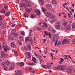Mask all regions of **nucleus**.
<instances>
[{
	"instance_id": "17",
	"label": "nucleus",
	"mask_w": 75,
	"mask_h": 75,
	"mask_svg": "<svg viewBox=\"0 0 75 75\" xmlns=\"http://www.w3.org/2000/svg\"><path fill=\"white\" fill-rule=\"evenodd\" d=\"M65 42L66 44H68L69 43V42H70V41H69V39L67 40L66 39H65Z\"/></svg>"
},
{
	"instance_id": "50",
	"label": "nucleus",
	"mask_w": 75,
	"mask_h": 75,
	"mask_svg": "<svg viewBox=\"0 0 75 75\" xmlns=\"http://www.w3.org/2000/svg\"><path fill=\"white\" fill-rule=\"evenodd\" d=\"M65 39H64L62 43V45H64V44H65Z\"/></svg>"
},
{
	"instance_id": "31",
	"label": "nucleus",
	"mask_w": 75,
	"mask_h": 75,
	"mask_svg": "<svg viewBox=\"0 0 75 75\" xmlns=\"http://www.w3.org/2000/svg\"><path fill=\"white\" fill-rule=\"evenodd\" d=\"M4 7L6 10H7V9H8V5H5L4 6Z\"/></svg>"
},
{
	"instance_id": "40",
	"label": "nucleus",
	"mask_w": 75,
	"mask_h": 75,
	"mask_svg": "<svg viewBox=\"0 0 75 75\" xmlns=\"http://www.w3.org/2000/svg\"><path fill=\"white\" fill-rule=\"evenodd\" d=\"M31 17L32 18H34L35 17V16H34V14H31Z\"/></svg>"
},
{
	"instance_id": "58",
	"label": "nucleus",
	"mask_w": 75,
	"mask_h": 75,
	"mask_svg": "<svg viewBox=\"0 0 75 75\" xmlns=\"http://www.w3.org/2000/svg\"><path fill=\"white\" fill-rule=\"evenodd\" d=\"M4 50L5 51V52H6L7 51V49H6V47H4Z\"/></svg>"
},
{
	"instance_id": "61",
	"label": "nucleus",
	"mask_w": 75,
	"mask_h": 75,
	"mask_svg": "<svg viewBox=\"0 0 75 75\" xmlns=\"http://www.w3.org/2000/svg\"><path fill=\"white\" fill-rule=\"evenodd\" d=\"M16 3H17V4L19 3V1L18 0H17L16 1Z\"/></svg>"
},
{
	"instance_id": "14",
	"label": "nucleus",
	"mask_w": 75,
	"mask_h": 75,
	"mask_svg": "<svg viewBox=\"0 0 75 75\" xmlns=\"http://www.w3.org/2000/svg\"><path fill=\"white\" fill-rule=\"evenodd\" d=\"M32 59L34 62H35V63L37 62V60L36 59V58L34 57H33L32 58Z\"/></svg>"
},
{
	"instance_id": "22",
	"label": "nucleus",
	"mask_w": 75,
	"mask_h": 75,
	"mask_svg": "<svg viewBox=\"0 0 75 75\" xmlns=\"http://www.w3.org/2000/svg\"><path fill=\"white\" fill-rule=\"evenodd\" d=\"M6 64L7 65H9L10 64V62L8 61H7L6 62Z\"/></svg>"
},
{
	"instance_id": "9",
	"label": "nucleus",
	"mask_w": 75,
	"mask_h": 75,
	"mask_svg": "<svg viewBox=\"0 0 75 75\" xmlns=\"http://www.w3.org/2000/svg\"><path fill=\"white\" fill-rule=\"evenodd\" d=\"M51 14V13L50 12H47L46 13V15L47 17H50Z\"/></svg>"
},
{
	"instance_id": "19",
	"label": "nucleus",
	"mask_w": 75,
	"mask_h": 75,
	"mask_svg": "<svg viewBox=\"0 0 75 75\" xmlns=\"http://www.w3.org/2000/svg\"><path fill=\"white\" fill-rule=\"evenodd\" d=\"M40 1L41 4V6L42 7L43 6V4H44V0H40Z\"/></svg>"
},
{
	"instance_id": "52",
	"label": "nucleus",
	"mask_w": 75,
	"mask_h": 75,
	"mask_svg": "<svg viewBox=\"0 0 75 75\" xmlns=\"http://www.w3.org/2000/svg\"><path fill=\"white\" fill-rule=\"evenodd\" d=\"M68 16L69 18H71V15L69 13H68Z\"/></svg>"
},
{
	"instance_id": "20",
	"label": "nucleus",
	"mask_w": 75,
	"mask_h": 75,
	"mask_svg": "<svg viewBox=\"0 0 75 75\" xmlns=\"http://www.w3.org/2000/svg\"><path fill=\"white\" fill-rule=\"evenodd\" d=\"M30 42L31 45H33V38H30Z\"/></svg>"
},
{
	"instance_id": "15",
	"label": "nucleus",
	"mask_w": 75,
	"mask_h": 75,
	"mask_svg": "<svg viewBox=\"0 0 75 75\" xmlns=\"http://www.w3.org/2000/svg\"><path fill=\"white\" fill-rule=\"evenodd\" d=\"M19 38L22 41H23L24 40V38H23V37L20 35L19 36Z\"/></svg>"
},
{
	"instance_id": "2",
	"label": "nucleus",
	"mask_w": 75,
	"mask_h": 75,
	"mask_svg": "<svg viewBox=\"0 0 75 75\" xmlns=\"http://www.w3.org/2000/svg\"><path fill=\"white\" fill-rule=\"evenodd\" d=\"M5 52L4 51L2 52L1 53V58H6L7 57V55L5 53Z\"/></svg>"
},
{
	"instance_id": "7",
	"label": "nucleus",
	"mask_w": 75,
	"mask_h": 75,
	"mask_svg": "<svg viewBox=\"0 0 75 75\" xmlns=\"http://www.w3.org/2000/svg\"><path fill=\"white\" fill-rule=\"evenodd\" d=\"M12 47L13 48H16V46L15 44V43L13 42H12L10 43Z\"/></svg>"
},
{
	"instance_id": "29",
	"label": "nucleus",
	"mask_w": 75,
	"mask_h": 75,
	"mask_svg": "<svg viewBox=\"0 0 75 75\" xmlns=\"http://www.w3.org/2000/svg\"><path fill=\"white\" fill-rule=\"evenodd\" d=\"M10 12H7L5 14V16L7 17H8L10 16Z\"/></svg>"
},
{
	"instance_id": "51",
	"label": "nucleus",
	"mask_w": 75,
	"mask_h": 75,
	"mask_svg": "<svg viewBox=\"0 0 75 75\" xmlns=\"http://www.w3.org/2000/svg\"><path fill=\"white\" fill-rule=\"evenodd\" d=\"M24 34H25V33L24 32H21V35H22L23 36V35H24Z\"/></svg>"
},
{
	"instance_id": "3",
	"label": "nucleus",
	"mask_w": 75,
	"mask_h": 75,
	"mask_svg": "<svg viewBox=\"0 0 75 75\" xmlns=\"http://www.w3.org/2000/svg\"><path fill=\"white\" fill-rule=\"evenodd\" d=\"M67 72L68 73H70L72 70V67L71 66H69L67 67Z\"/></svg>"
},
{
	"instance_id": "32",
	"label": "nucleus",
	"mask_w": 75,
	"mask_h": 75,
	"mask_svg": "<svg viewBox=\"0 0 75 75\" xmlns=\"http://www.w3.org/2000/svg\"><path fill=\"white\" fill-rule=\"evenodd\" d=\"M43 23L44 25H45V27H46V28H47V27H48V25L47 24L46 22H44Z\"/></svg>"
},
{
	"instance_id": "64",
	"label": "nucleus",
	"mask_w": 75,
	"mask_h": 75,
	"mask_svg": "<svg viewBox=\"0 0 75 75\" xmlns=\"http://www.w3.org/2000/svg\"><path fill=\"white\" fill-rule=\"evenodd\" d=\"M53 35L54 36V37H56L57 36V35L55 33L53 34Z\"/></svg>"
},
{
	"instance_id": "54",
	"label": "nucleus",
	"mask_w": 75,
	"mask_h": 75,
	"mask_svg": "<svg viewBox=\"0 0 75 75\" xmlns=\"http://www.w3.org/2000/svg\"><path fill=\"white\" fill-rule=\"evenodd\" d=\"M16 26V24H13L11 26V27H15Z\"/></svg>"
},
{
	"instance_id": "43",
	"label": "nucleus",
	"mask_w": 75,
	"mask_h": 75,
	"mask_svg": "<svg viewBox=\"0 0 75 75\" xmlns=\"http://www.w3.org/2000/svg\"><path fill=\"white\" fill-rule=\"evenodd\" d=\"M8 69V67L6 66H5L4 68V70H7Z\"/></svg>"
},
{
	"instance_id": "26",
	"label": "nucleus",
	"mask_w": 75,
	"mask_h": 75,
	"mask_svg": "<svg viewBox=\"0 0 75 75\" xmlns=\"http://www.w3.org/2000/svg\"><path fill=\"white\" fill-rule=\"evenodd\" d=\"M26 11L27 13H30L31 11V9H27L26 10Z\"/></svg>"
},
{
	"instance_id": "10",
	"label": "nucleus",
	"mask_w": 75,
	"mask_h": 75,
	"mask_svg": "<svg viewBox=\"0 0 75 75\" xmlns=\"http://www.w3.org/2000/svg\"><path fill=\"white\" fill-rule=\"evenodd\" d=\"M27 48H28V50H31V45L29 44H27Z\"/></svg>"
},
{
	"instance_id": "13",
	"label": "nucleus",
	"mask_w": 75,
	"mask_h": 75,
	"mask_svg": "<svg viewBox=\"0 0 75 75\" xmlns=\"http://www.w3.org/2000/svg\"><path fill=\"white\" fill-rule=\"evenodd\" d=\"M66 28L67 30H69L71 28V25H67Z\"/></svg>"
},
{
	"instance_id": "62",
	"label": "nucleus",
	"mask_w": 75,
	"mask_h": 75,
	"mask_svg": "<svg viewBox=\"0 0 75 75\" xmlns=\"http://www.w3.org/2000/svg\"><path fill=\"white\" fill-rule=\"evenodd\" d=\"M65 58L66 59H68V56H66L65 57Z\"/></svg>"
},
{
	"instance_id": "38",
	"label": "nucleus",
	"mask_w": 75,
	"mask_h": 75,
	"mask_svg": "<svg viewBox=\"0 0 75 75\" xmlns=\"http://www.w3.org/2000/svg\"><path fill=\"white\" fill-rule=\"evenodd\" d=\"M42 68H47V65H43L42 66Z\"/></svg>"
},
{
	"instance_id": "21",
	"label": "nucleus",
	"mask_w": 75,
	"mask_h": 75,
	"mask_svg": "<svg viewBox=\"0 0 75 75\" xmlns=\"http://www.w3.org/2000/svg\"><path fill=\"white\" fill-rule=\"evenodd\" d=\"M72 28L73 29L75 28V23L74 22H73L72 24Z\"/></svg>"
},
{
	"instance_id": "35",
	"label": "nucleus",
	"mask_w": 75,
	"mask_h": 75,
	"mask_svg": "<svg viewBox=\"0 0 75 75\" xmlns=\"http://www.w3.org/2000/svg\"><path fill=\"white\" fill-rule=\"evenodd\" d=\"M61 42L60 41H59L57 44V45L58 47H60V46L61 45Z\"/></svg>"
},
{
	"instance_id": "41",
	"label": "nucleus",
	"mask_w": 75,
	"mask_h": 75,
	"mask_svg": "<svg viewBox=\"0 0 75 75\" xmlns=\"http://www.w3.org/2000/svg\"><path fill=\"white\" fill-rule=\"evenodd\" d=\"M42 11H43V12H45V11H47V10H46V9L44 8H42Z\"/></svg>"
},
{
	"instance_id": "49",
	"label": "nucleus",
	"mask_w": 75,
	"mask_h": 75,
	"mask_svg": "<svg viewBox=\"0 0 75 75\" xmlns=\"http://www.w3.org/2000/svg\"><path fill=\"white\" fill-rule=\"evenodd\" d=\"M48 35L49 36V38H51V34L50 33H48Z\"/></svg>"
},
{
	"instance_id": "25",
	"label": "nucleus",
	"mask_w": 75,
	"mask_h": 75,
	"mask_svg": "<svg viewBox=\"0 0 75 75\" xmlns=\"http://www.w3.org/2000/svg\"><path fill=\"white\" fill-rule=\"evenodd\" d=\"M8 39L9 40H14V37H9L8 38Z\"/></svg>"
},
{
	"instance_id": "47",
	"label": "nucleus",
	"mask_w": 75,
	"mask_h": 75,
	"mask_svg": "<svg viewBox=\"0 0 75 75\" xmlns=\"http://www.w3.org/2000/svg\"><path fill=\"white\" fill-rule=\"evenodd\" d=\"M24 15L25 17H28V15L27 13H24Z\"/></svg>"
},
{
	"instance_id": "1",
	"label": "nucleus",
	"mask_w": 75,
	"mask_h": 75,
	"mask_svg": "<svg viewBox=\"0 0 75 75\" xmlns=\"http://www.w3.org/2000/svg\"><path fill=\"white\" fill-rule=\"evenodd\" d=\"M57 70H65L67 68V66L65 65H59L57 67H55Z\"/></svg>"
},
{
	"instance_id": "30",
	"label": "nucleus",
	"mask_w": 75,
	"mask_h": 75,
	"mask_svg": "<svg viewBox=\"0 0 75 75\" xmlns=\"http://www.w3.org/2000/svg\"><path fill=\"white\" fill-rule=\"evenodd\" d=\"M0 12H1V13H6V11H5V10L4 9L1 10L0 11Z\"/></svg>"
},
{
	"instance_id": "24",
	"label": "nucleus",
	"mask_w": 75,
	"mask_h": 75,
	"mask_svg": "<svg viewBox=\"0 0 75 75\" xmlns=\"http://www.w3.org/2000/svg\"><path fill=\"white\" fill-rule=\"evenodd\" d=\"M50 17L51 18H54L55 17V16H54V14H52Z\"/></svg>"
},
{
	"instance_id": "4",
	"label": "nucleus",
	"mask_w": 75,
	"mask_h": 75,
	"mask_svg": "<svg viewBox=\"0 0 75 75\" xmlns=\"http://www.w3.org/2000/svg\"><path fill=\"white\" fill-rule=\"evenodd\" d=\"M55 28L57 30H59L61 28V27H60V22H58L57 23L55 26Z\"/></svg>"
},
{
	"instance_id": "39",
	"label": "nucleus",
	"mask_w": 75,
	"mask_h": 75,
	"mask_svg": "<svg viewBox=\"0 0 75 75\" xmlns=\"http://www.w3.org/2000/svg\"><path fill=\"white\" fill-rule=\"evenodd\" d=\"M62 25L64 26V27H66V26H67V23L65 22L64 23H62Z\"/></svg>"
},
{
	"instance_id": "60",
	"label": "nucleus",
	"mask_w": 75,
	"mask_h": 75,
	"mask_svg": "<svg viewBox=\"0 0 75 75\" xmlns=\"http://www.w3.org/2000/svg\"><path fill=\"white\" fill-rule=\"evenodd\" d=\"M2 34H3L4 35L5 34H6V32H3L2 33Z\"/></svg>"
},
{
	"instance_id": "33",
	"label": "nucleus",
	"mask_w": 75,
	"mask_h": 75,
	"mask_svg": "<svg viewBox=\"0 0 75 75\" xmlns=\"http://www.w3.org/2000/svg\"><path fill=\"white\" fill-rule=\"evenodd\" d=\"M16 31V29H13L11 30L12 33H15Z\"/></svg>"
},
{
	"instance_id": "46",
	"label": "nucleus",
	"mask_w": 75,
	"mask_h": 75,
	"mask_svg": "<svg viewBox=\"0 0 75 75\" xmlns=\"http://www.w3.org/2000/svg\"><path fill=\"white\" fill-rule=\"evenodd\" d=\"M44 33L45 34V35H46L47 36H48V33L47 32V31H44Z\"/></svg>"
},
{
	"instance_id": "8",
	"label": "nucleus",
	"mask_w": 75,
	"mask_h": 75,
	"mask_svg": "<svg viewBox=\"0 0 75 75\" xmlns=\"http://www.w3.org/2000/svg\"><path fill=\"white\" fill-rule=\"evenodd\" d=\"M15 67V65H14V64H12L10 67L9 69L10 70H13V69H14Z\"/></svg>"
},
{
	"instance_id": "28",
	"label": "nucleus",
	"mask_w": 75,
	"mask_h": 75,
	"mask_svg": "<svg viewBox=\"0 0 75 75\" xmlns=\"http://www.w3.org/2000/svg\"><path fill=\"white\" fill-rule=\"evenodd\" d=\"M52 41L53 43L55 42V37H53L52 38Z\"/></svg>"
},
{
	"instance_id": "56",
	"label": "nucleus",
	"mask_w": 75,
	"mask_h": 75,
	"mask_svg": "<svg viewBox=\"0 0 75 75\" xmlns=\"http://www.w3.org/2000/svg\"><path fill=\"white\" fill-rule=\"evenodd\" d=\"M37 57L38 58V59H41V57L40 56H38V57Z\"/></svg>"
},
{
	"instance_id": "37",
	"label": "nucleus",
	"mask_w": 75,
	"mask_h": 75,
	"mask_svg": "<svg viewBox=\"0 0 75 75\" xmlns=\"http://www.w3.org/2000/svg\"><path fill=\"white\" fill-rule=\"evenodd\" d=\"M1 65L2 67H4L6 65V63H5V62H2L1 64Z\"/></svg>"
},
{
	"instance_id": "59",
	"label": "nucleus",
	"mask_w": 75,
	"mask_h": 75,
	"mask_svg": "<svg viewBox=\"0 0 75 75\" xmlns=\"http://www.w3.org/2000/svg\"><path fill=\"white\" fill-rule=\"evenodd\" d=\"M71 12H73V13H74V11H74V9H71Z\"/></svg>"
},
{
	"instance_id": "45",
	"label": "nucleus",
	"mask_w": 75,
	"mask_h": 75,
	"mask_svg": "<svg viewBox=\"0 0 75 75\" xmlns=\"http://www.w3.org/2000/svg\"><path fill=\"white\" fill-rule=\"evenodd\" d=\"M14 54L15 55H16V56H17L18 55V53H17V52L16 51L14 52Z\"/></svg>"
},
{
	"instance_id": "34",
	"label": "nucleus",
	"mask_w": 75,
	"mask_h": 75,
	"mask_svg": "<svg viewBox=\"0 0 75 75\" xmlns=\"http://www.w3.org/2000/svg\"><path fill=\"white\" fill-rule=\"evenodd\" d=\"M18 42L20 45H22V42H21L20 41L18 40Z\"/></svg>"
},
{
	"instance_id": "5",
	"label": "nucleus",
	"mask_w": 75,
	"mask_h": 75,
	"mask_svg": "<svg viewBox=\"0 0 75 75\" xmlns=\"http://www.w3.org/2000/svg\"><path fill=\"white\" fill-rule=\"evenodd\" d=\"M46 7L48 10H51L52 8V5L51 4H48L46 5Z\"/></svg>"
},
{
	"instance_id": "57",
	"label": "nucleus",
	"mask_w": 75,
	"mask_h": 75,
	"mask_svg": "<svg viewBox=\"0 0 75 75\" xmlns=\"http://www.w3.org/2000/svg\"><path fill=\"white\" fill-rule=\"evenodd\" d=\"M19 27L21 28V27H22V25H21V24H19Z\"/></svg>"
},
{
	"instance_id": "16",
	"label": "nucleus",
	"mask_w": 75,
	"mask_h": 75,
	"mask_svg": "<svg viewBox=\"0 0 75 75\" xmlns=\"http://www.w3.org/2000/svg\"><path fill=\"white\" fill-rule=\"evenodd\" d=\"M19 66L20 67H23V66H24V63L23 62H21L18 64Z\"/></svg>"
},
{
	"instance_id": "23",
	"label": "nucleus",
	"mask_w": 75,
	"mask_h": 75,
	"mask_svg": "<svg viewBox=\"0 0 75 75\" xmlns=\"http://www.w3.org/2000/svg\"><path fill=\"white\" fill-rule=\"evenodd\" d=\"M52 3L54 4H57V2L55 0H53L52 1Z\"/></svg>"
},
{
	"instance_id": "48",
	"label": "nucleus",
	"mask_w": 75,
	"mask_h": 75,
	"mask_svg": "<svg viewBox=\"0 0 75 75\" xmlns=\"http://www.w3.org/2000/svg\"><path fill=\"white\" fill-rule=\"evenodd\" d=\"M47 68H51V65H50V64H47Z\"/></svg>"
},
{
	"instance_id": "27",
	"label": "nucleus",
	"mask_w": 75,
	"mask_h": 75,
	"mask_svg": "<svg viewBox=\"0 0 75 75\" xmlns=\"http://www.w3.org/2000/svg\"><path fill=\"white\" fill-rule=\"evenodd\" d=\"M28 64L29 65H30V66H33V65H35V63H29Z\"/></svg>"
},
{
	"instance_id": "18",
	"label": "nucleus",
	"mask_w": 75,
	"mask_h": 75,
	"mask_svg": "<svg viewBox=\"0 0 75 75\" xmlns=\"http://www.w3.org/2000/svg\"><path fill=\"white\" fill-rule=\"evenodd\" d=\"M11 34L14 37H17L18 36V34L16 33H12Z\"/></svg>"
},
{
	"instance_id": "12",
	"label": "nucleus",
	"mask_w": 75,
	"mask_h": 75,
	"mask_svg": "<svg viewBox=\"0 0 75 75\" xmlns=\"http://www.w3.org/2000/svg\"><path fill=\"white\" fill-rule=\"evenodd\" d=\"M21 6L22 7H24V8H25L27 7V5L25 3H22L21 4Z\"/></svg>"
},
{
	"instance_id": "36",
	"label": "nucleus",
	"mask_w": 75,
	"mask_h": 75,
	"mask_svg": "<svg viewBox=\"0 0 75 75\" xmlns=\"http://www.w3.org/2000/svg\"><path fill=\"white\" fill-rule=\"evenodd\" d=\"M25 40L26 42H28L29 41V38L28 37H26L25 39Z\"/></svg>"
},
{
	"instance_id": "55",
	"label": "nucleus",
	"mask_w": 75,
	"mask_h": 75,
	"mask_svg": "<svg viewBox=\"0 0 75 75\" xmlns=\"http://www.w3.org/2000/svg\"><path fill=\"white\" fill-rule=\"evenodd\" d=\"M2 20H3V18L1 16H0V21H2Z\"/></svg>"
},
{
	"instance_id": "63",
	"label": "nucleus",
	"mask_w": 75,
	"mask_h": 75,
	"mask_svg": "<svg viewBox=\"0 0 75 75\" xmlns=\"http://www.w3.org/2000/svg\"><path fill=\"white\" fill-rule=\"evenodd\" d=\"M2 47H3V48H5V46H4V44L3 43L2 45Z\"/></svg>"
},
{
	"instance_id": "42",
	"label": "nucleus",
	"mask_w": 75,
	"mask_h": 75,
	"mask_svg": "<svg viewBox=\"0 0 75 75\" xmlns=\"http://www.w3.org/2000/svg\"><path fill=\"white\" fill-rule=\"evenodd\" d=\"M28 57L29 58H31V54H30V52H28Z\"/></svg>"
},
{
	"instance_id": "11",
	"label": "nucleus",
	"mask_w": 75,
	"mask_h": 75,
	"mask_svg": "<svg viewBox=\"0 0 75 75\" xmlns=\"http://www.w3.org/2000/svg\"><path fill=\"white\" fill-rule=\"evenodd\" d=\"M21 71L19 69L17 70V74H16V75H21Z\"/></svg>"
},
{
	"instance_id": "6",
	"label": "nucleus",
	"mask_w": 75,
	"mask_h": 75,
	"mask_svg": "<svg viewBox=\"0 0 75 75\" xmlns=\"http://www.w3.org/2000/svg\"><path fill=\"white\" fill-rule=\"evenodd\" d=\"M35 13H37V15L40 16V11L38 9H35L34 10Z\"/></svg>"
},
{
	"instance_id": "53",
	"label": "nucleus",
	"mask_w": 75,
	"mask_h": 75,
	"mask_svg": "<svg viewBox=\"0 0 75 75\" xmlns=\"http://www.w3.org/2000/svg\"><path fill=\"white\" fill-rule=\"evenodd\" d=\"M25 2L27 4H28L30 3H29V2H28V1H27V0H25Z\"/></svg>"
},
{
	"instance_id": "44",
	"label": "nucleus",
	"mask_w": 75,
	"mask_h": 75,
	"mask_svg": "<svg viewBox=\"0 0 75 75\" xmlns=\"http://www.w3.org/2000/svg\"><path fill=\"white\" fill-rule=\"evenodd\" d=\"M52 33H56V30L54 29H52Z\"/></svg>"
}]
</instances>
